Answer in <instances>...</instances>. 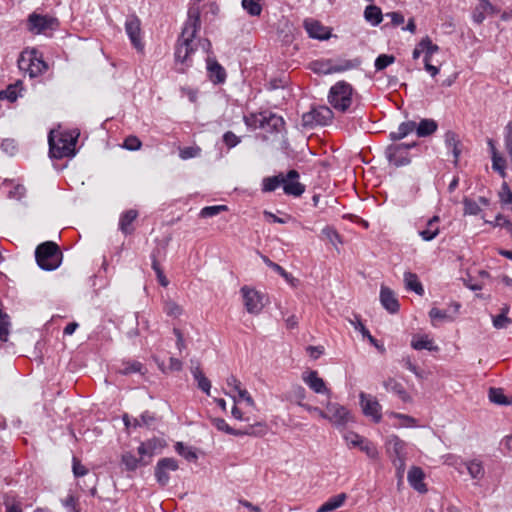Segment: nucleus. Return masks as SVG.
Segmentation results:
<instances>
[{
  "label": "nucleus",
  "instance_id": "45",
  "mask_svg": "<svg viewBox=\"0 0 512 512\" xmlns=\"http://www.w3.org/2000/svg\"><path fill=\"white\" fill-rule=\"evenodd\" d=\"M322 235L335 247H337L338 244H342L340 234L331 226L323 228Z\"/></svg>",
  "mask_w": 512,
  "mask_h": 512
},
{
  "label": "nucleus",
  "instance_id": "51",
  "mask_svg": "<svg viewBox=\"0 0 512 512\" xmlns=\"http://www.w3.org/2000/svg\"><path fill=\"white\" fill-rule=\"evenodd\" d=\"M143 365L138 361H127L123 363V367L120 369L122 374H130V373H141L143 374Z\"/></svg>",
  "mask_w": 512,
  "mask_h": 512
},
{
  "label": "nucleus",
  "instance_id": "48",
  "mask_svg": "<svg viewBox=\"0 0 512 512\" xmlns=\"http://www.w3.org/2000/svg\"><path fill=\"white\" fill-rule=\"evenodd\" d=\"M485 7H489L486 4V0H480L479 4L475 7L472 13L473 21L477 24H481L486 17Z\"/></svg>",
  "mask_w": 512,
  "mask_h": 512
},
{
  "label": "nucleus",
  "instance_id": "47",
  "mask_svg": "<svg viewBox=\"0 0 512 512\" xmlns=\"http://www.w3.org/2000/svg\"><path fill=\"white\" fill-rule=\"evenodd\" d=\"M306 397V391L305 389L300 386L296 385L293 386L291 392H290V399L295 401L297 405L303 408V405H306L307 403H304V399Z\"/></svg>",
  "mask_w": 512,
  "mask_h": 512
},
{
  "label": "nucleus",
  "instance_id": "16",
  "mask_svg": "<svg viewBox=\"0 0 512 512\" xmlns=\"http://www.w3.org/2000/svg\"><path fill=\"white\" fill-rule=\"evenodd\" d=\"M359 398L364 415L370 417L376 423L380 422L382 418L381 405L377 399L364 392L360 393Z\"/></svg>",
  "mask_w": 512,
  "mask_h": 512
},
{
  "label": "nucleus",
  "instance_id": "8",
  "mask_svg": "<svg viewBox=\"0 0 512 512\" xmlns=\"http://www.w3.org/2000/svg\"><path fill=\"white\" fill-rule=\"evenodd\" d=\"M59 27L57 18L48 14L31 13L27 19V29L33 34L46 33L56 30Z\"/></svg>",
  "mask_w": 512,
  "mask_h": 512
},
{
  "label": "nucleus",
  "instance_id": "1",
  "mask_svg": "<svg viewBox=\"0 0 512 512\" xmlns=\"http://www.w3.org/2000/svg\"><path fill=\"white\" fill-rule=\"evenodd\" d=\"M200 27V11L198 8L192 7L188 11V18L177 40L175 47L176 61L189 65L191 56L198 47H201L207 53L210 51L211 42L208 39H196Z\"/></svg>",
  "mask_w": 512,
  "mask_h": 512
},
{
  "label": "nucleus",
  "instance_id": "28",
  "mask_svg": "<svg viewBox=\"0 0 512 512\" xmlns=\"http://www.w3.org/2000/svg\"><path fill=\"white\" fill-rule=\"evenodd\" d=\"M439 222V217L433 216L427 221L425 229L419 231V235L424 241H431L438 236Z\"/></svg>",
  "mask_w": 512,
  "mask_h": 512
},
{
  "label": "nucleus",
  "instance_id": "38",
  "mask_svg": "<svg viewBox=\"0 0 512 512\" xmlns=\"http://www.w3.org/2000/svg\"><path fill=\"white\" fill-rule=\"evenodd\" d=\"M192 375L194 379L197 381L198 388L205 392L207 395L210 394L211 382L208 378L205 377L199 366L192 369Z\"/></svg>",
  "mask_w": 512,
  "mask_h": 512
},
{
  "label": "nucleus",
  "instance_id": "6",
  "mask_svg": "<svg viewBox=\"0 0 512 512\" xmlns=\"http://www.w3.org/2000/svg\"><path fill=\"white\" fill-rule=\"evenodd\" d=\"M386 448L395 466L397 477L403 478L406 467V443L398 436L392 435L387 440Z\"/></svg>",
  "mask_w": 512,
  "mask_h": 512
},
{
  "label": "nucleus",
  "instance_id": "49",
  "mask_svg": "<svg viewBox=\"0 0 512 512\" xmlns=\"http://www.w3.org/2000/svg\"><path fill=\"white\" fill-rule=\"evenodd\" d=\"M395 62V57L393 55L388 54H380L376 60H375V69L377 71L384 70L389 65L393 64Z\"/></svg>",
  "mask_w": 512,
  "mask_h": 512
},
{
  "label": "nucleus",
  "instance_id": "26",
  "mask_svg": "<svg viewBox=\"0 0 512 512\" xmlns=\"http://www.w3.org/2000/svg\"><path fill=\"white\" fill-rule=\"evenodd\" d=\"M207 71L210 80L215 84L223 83L226 79L225 69L210 57L207 58Z\"/></svg>",
  "mask_w": 512,
  "mask_h": 512
},
{
  "label": "nucleus",
  "instance_id": "31",
  "mask_svg": "<svg viewBox=\"0 0 512 512\" xmlns=\"http://www.w3.org/2000/svg\"><path fill=\"white\" fill-rule=\"evenodd\" d=\"M404 283L407 290L413 291L420 296L424 294V288L415 273L405 272Z\"/></svg>",
  "mask_w": 512,
  "mask_h": 512
},
{
  "label": "nucleus",
  "instance_id": "20",
  "mask_svg": "<svg viewBox=\"0 0 512 512\" xmlns=\"http://www.w3.org/2000/svg\"><path fill=\"white\" fill-rule=\"evenodd\" d=\"M163 448V443L160 439L152 438L142 442L138 447V454L141 457L142 465L150 463L152 457Z\"/></svg>",
  "mask_w": 512,
  "mask_h": 512
},
{
  "label": "nucleus",
  "instance_id": "25",
  "mask_svg": "<svg viewBox=\"0 0 512 512\" xmlns=\"http://www.w3.org/2000/svg\"><path fill=\"white\" fill-rule=\"evenodd\" d=\"M425 474L420 467L413 466L408 472L409 484L418 492H426V484L424 483Z\"/></svg>",
  "mask_w": 512,
  "mask_h": 512
},
{
  "label": "nucleus",
  "instance_id": "40",
  "mask_svg": "<svg viewBox=\"0 0 512 512\" xmlns=\"http://www.w3.org/2000/svg\"><path fill=\"white\" fill-rule=\"evenodd\" d=\"M350 322L354 326V328L363 335V337L369 340L371 344H373L376 348L380 349L381 351H384V348L378 345L377 340L370 334L369 330L361 322L360 318L355 317V321L351 320Z\"/></svg>",
  "mask_w": 512,
  "mask_h": 512
},
{
  "label": "nucleus",
  "instance_id": "61",
  "mask_svg": "<svg viewBox=\"0 0 512 512\" xmlns=\"http://www.w3.org/2000/svg\"><path fill=\"white\" fill-rule=\"evenodd\" d=\"M403 366L415 374L418 378H422V371L412 362L411 357L407 356L402 359Z\"/></svg>",
  "mask_w": 512,
  "mask_h": 512
},
{
  "label": "nucleus",
  "instance_id": "54",
  "mask_svg": "<svg viewBox=\"0 0 512 512\" xmlns=\"http://www.w3.org/2000/svg\"><path fill=\"white\" fill-rule=\"evenodd\" d=\"M489 400L495 404H508L507 397L504 395L503 391L498 388H491L489 390Z\"/></svg>",
  "mask_w": 512,
  "mask_h": 512
},
{
  "label": "nucleus",
  "instance_id": "27",
  "mask_svg": "<svg viewBox=\"0 0 512 512\" xmlns=\"http://www.w3.org/2000/svg\"><path fill=\"white\" fill-rule=\"evenodd\" d=\"M138 212L135 209H130L123 212L119 219V229L124 234L128 235L134 231L132 226L133 222L137 219Z\"/></svg>",
  "mask_w": 512,
  "mask_h": 512
},
{
  "label": "nucleus",
  "instance_id": "42",
  "mask_svg": "<svg viewBox=\"0 0 512 512\" xmlns=\"http://www.w3.org/2000/svg\"><path fill=\"white\" fill-rule=\"evenodd\" d=\"M509 309V306H505L502 308V312L499 315L493 317V326L496 329L507 328L511 324V319L507 317Z\"/></svg>",
  "mask_w": 512,
  "mask_h": 512
},
{
  "label": "nucleus",
  "instance_id": "62",
  "mask_svg": "<svg viewBox=\"0 0 512 512\" xmlns=\"http://www.w3.org/2000/svg\"><path fill=\"white\" fill-rule=\"evenodd\" d=\"M175 449L180 455L184 456L188 460H195L197 458L196 453L191 450H187L182 442H177Z\"/></svg>",
  "mask_w": 512,
  "mask_h": 512
},
{
  "label": "nucleus",
  "instance_id": "44",
  "mask_svg": "<svg viewBox=\"0 0 512 512\" xmlns=\"http://www.w3.org/2000/svg\"><path fill=\"white\" fill-rule=\"evenodd\" d=\"M163 310L166 315L172 318H178L183 313V308L173 300H166L164 302Z\"/></svg>",
  "mask_w": 512,
  "mask_h": 512
},
{
  "label": "nucleus",
  "instance_id": "39",
  "mask_svg": "<svg viewBox=\"0 0 512 512\" xmlns=\"http://www.w3.org/2000/svg\"><path fill=\"white\" fill-rule=\"evenodd\" d=\"M283 184V173H279L278 175L272 177H266L262 181V190L264 192H272L277 188L282 187Z\"/></svg>",
  "mask_w": 512,
  "mask_h": 512
},
{
  "label": "nucleus",
  "instance_id": "34",
  "mask_svg": "<svg viewBox=\"0 0 512 512\" xmlns=\"http://www.w3.org/2000/svg\"><path fill=\"white\" fill-rule=\"evenodd\" d=\"M346 494L345 493H340L338 495H335L331 498H329L324 504H322L317 512H330V511H333L339 507H341L344 502L346 501Z\"/></svg>",
  "mask_w": 512,
  "mask_h": 512
},
{
  "label": "nucleus",
  "instance_id": "4",
  "mask_svg": "<svg viewBox=\"0 0 512 512\" xmlns=\"http://www.w3.org/2000/svg\"><path fill=\"white\" fill-rule=\"evenodd\" d=\"M35 258L42 269L54 270L61 264L62 253L56 243L47 241L37 246Z\"/></svg>",
  "mask_w": 512,
  "mask_h": 512
},
{
  "label": "nucleus",
  "instance_id": "19",
  "mask_svg": "<svg viewBox=\"0 0 512 512\" xmlns=\"http://www.w3.org/2000/svg\"><path fill=\"white\" fill-rule=\"evenodd\" d=\"M302 380L317 394H325L328 399L331 396V390L327 388L324 380L319 377L318 372L314 370L306 371L302 375Z\"/></svg>",
  "mask_w": 512,
  "mask_h": 512
},
{
  "label": "nucleus",
  "instance_id": "23",
  "mask_svg": "<svg viewBox=\"0 0 512 512\" xmlns=\"http://www.w3.org/2000/svg\"><path fill=\"white\" fill-rule=\"evenodd\" d=\"M488 145L490 148L491 159H492V169L499 173V175L504 178L506 176V168L507 161L506 159L499 153L493 140H488Z\"/></svg>",
  "mask_w": 512,
  "mask_h": 512
},
{
  "label": "nucleus",
  "instance_id": "5",
  "mask_svg": "<svg viewBox=\"0 0 512 512\" xmlns=\"http://www.w3.org/2000/svg\"><path fill=\"white\" fill-rule=\"evenodd\" d=\"M18 66L21 70L28 72L30 77H37L48 68L41 53L35 49L23 51L18 59Z\"/></svg>",
  "mask_w": 512,
  "mask_h": 512
},
{
  "label": "nucleus",
  "instance_id": "57",
  "mask_svg": "<svg viewBox=\"0 0 512 512\" xmlns=\"http://www.w3.org/2000/svg\"><path fill=\"white\" fill-rule=\"evenodd\" d=\"M26 189L21 184L12 185L11 189L8 191V197L14 200H21L25 195Z\"/></svg>",
  "mask_w": 512,
  "mask_h": 512
},
{
  "label": "nucleus",
  "instance_id": "18",
  "mask_svg": "<svg viewBox=\"0 0 512 512\" xmlns=\"http://www.w3.org/2000/svg\"><path fill=\"white\" fill-rule=\"evenodd\" d=\"M125 30L131 40L132 45L137 50H142L143 43L141 41V22L139 18L134 15L127 17L125 22Z\"/></svg>",
  "mask_w": 512,
  "mask_h": 512
},
{
  "label": "nucleus",
  "instance_id": "10",
  "mask_svg": "<svg viewBox=\"0 0 512 512\" xmlns=\"http://www.w3.org/2000/svg\"><path fill=\"white\" fill-rule=\"evenodd\" d=\"M346 445L350 449L357 448L365 453L370 459H377L379 452L377 447L367 438L353 432L346 431L343 435Z\"/></svg>",
  "mask_w": 512,
  "mask_h": 512
},
{
  "label": "nucleus",
  "instance_id": "14",
  "mask_svg": "<svg viewBox=\"0 0 512 512\" xmlns=\"http://www.w3.org/2000/svg\"><path fill=\"white\" fill-rule=\"evenodd\" d=\"M354 66L355 65L351 60H341L337 62L333 60H325L314 62L313 70L317 73L332 74L347 71L352 69Z\"/></svg>",
  "mask_w": 512,
  "mask_h": 512
},
{
  "label": "nucleus",
  "instance_id": "46",
  "mask_svg": "<svg viewBox=\"0 0 512 512\" xmlns=\"http://www.w3.org/2000/svg\"><path fill=\"white\" fill-rule=\"evenodd\" d=\"M228 207L226 205H214V206H206L201 209L200 217L202 218H210L218 215L221 212L227 211Z\"/></svg>",
  "mask_w": 512,
  "mask_h": 512
},
{
  "label": "nucleus",
  "instance_id": "12",
  "mask_svg": "<svg viewBox=\"0 0 512 512\" xmlns=\"http://www.w3.org/2000/svg\"><path fill=\"white\" fill-rule=\"evenodd\" d=\"M240 292L248 313L257 315L263 310L265 296L261 292L249 286H243Z\"/></svg>",
  "mask_w": 512,
  "mask_h": 512
},
{
  "label": "nucleus",
  "instance_id": "17",
  "mask_svg": "<svg viewBox=\"0 0 512 512\" xmlns=\"http://www.w3.org/2000/svg\"><path fill=\"white\" fill-rule=\"evenodd\" d=\"M299 173L296 170H290L283 174L282 188L285 194L299 197L305 191V186L299 182Z\"/></svg>",
  "mask_w": 512,
  "mask_h": 512
},
{
  "label": "nucleus",
  "instance_id": "33",
  "mask_svg": "<svg viewBox=\"0 0 512 512\" xmlns=\"http://www.w3.org/2000/svg\"><path fill=\"white\" fill-rule=\"evenodd\" d=\"M414 131H416V122H403L398 126L396 131L390 133V138L394 141L401 140Z\"/></svg>",
  "mask_w": 512,
  "mask_h": 512
},
{
  "label": "nucleus",
  "instance_id": "59",
  "mask_svg": "<svg viewBox=\"0 0 512 512\" xmlns=\"http://www.w3.org/2000/svg\"><path fill=\"white\" fill-rule=\"evenodd\" d=\"M283 124L284 121L282 117L272 113H267L266 126H271L273 129L279 130V128L282 127Z\"/></svg>",
  "mask_w": 512,
  "mask_h": 512
},
{
  "label": "nucleus",
  "instance_id": "60",
  "mask_svg": "<svg viewBox=\"0 0 512 512\" xmlns=\"http://www.w3.org/2000/svg\"><path fill=\"white\" fill-rule=\"evenodd\" d=\"M460 140L458 138V135L453 131H448L445 134V145L447 150L449 151L452 148H455V146L460 145Z\"/></svg>",
  "mask_w": 512,
  "mask_h": 512
},
{
  "label": "nucleus",
  "instance_id": "30",
  "mask_svg": "<svg viewBox=\"0 0 512 512\" xmlns=\"http://www.w3.org/2000/svg\"><path fill=\"white\" fill-rule=\"evenodd\" d=\"M411 347L415 350H429V351H437L438 347L434 345L433 339H431L428 335H415L411 341Z\"/></svg>",
  "mask_w": 512,
  "mask_h": 512
},
{
  "label": "nucleus",
  "instance_id": "63",
  "mask_svg": "<svg viewBox=\"0 0 512 512\" xmlns=\"http://www.w3.org/2000/svg\"><path fill=\"white\" fill-rule=\"evenodd\" d=\"M4 504L6 507L5 512H23L21 503L15 498L5 500Z\"/></svg>",
  "mask_w": 512,
  "mask_h": 512
},
{
  "label": "nucleus",
  "instance_id": "41",
  "mask_svg": "<svg viewBox=\"0 0 512 512\" xmlns=\"http://www.w3.org/2000/svg\"><path fill=\"white\" fill-rule=\"evenodd\" d=\"M121 462L128 471H135L140 465H142L141 457L137 458L131 452H125L122 455Z\"/></svg>",
  "mask_w": 512,
  "mask_h": 512
},
{
  "label": "nucleus",
  "instance_id": "35",
  "mask_svg": "<svg viewBox=\"0 0 512 512\" xmlns=\"http://www.w3.org/2000/svg\"><path fill=\"white\" fill-rule=\"evenodd\" d=\"M267 112L251 113L244 117L245 124L252 129L266 127Z\"/></svg>",
  "mask_w": 512,
  "mask_h": 512
},
{
  "label": "nucleus",
  "instance_id": "15",
  "mask_svg": "<svg viewBox=\"0 0 512 512\" xmlns=\"http://www.w3.org/2000/svg\"><path fill=\"white\" fill-rule=\"evenodd\" d=\"M178 461L174 458H162L155 466V477L161 486H166L170 480L169 473L178 470Z\"/></svg>",
  "mask_w": 512,
  "mask_h": 512
},
{
  "label": "nucleus",
  "instance_id": "9",
  "mask_svg": "<svg viewBox=\"0 0 512 512\" xmlns=\"http://www.w3.org/2000/svg\"><path fill=\"white\" fill-rule=\"evenodd\" d=\"M325 420H328L336 427H344L352 421V414L349 409L337 402L327 401L325 404Z\"/></svg>",
  "mask_w": 512,
  "mask_h": 512
},
{
  "label": "nucleus",
  "instance_id": "36",
  "mask_svg": "<svg viewBox=\"0 0 512 512\" xmlns=\"http://www.w3.org/2000/svg\"><path fill=\"white\" fill-rule=\"evenodd\" d=\"M364 18L371 25L377 26L382 22L383 14L378 6L369 5L364 10Z\"/></svg>",
  "mask_w": 512,
  "mask_h": 512
},
{
  "label": "nucleus",
  "instance_id": "37",
  "mask_svg": "<svg viewBox=\"0 0 512 512\" xmlns=\"http://www.w3.org/2000/svg\"><path fill=\"white\" fill-rule=\"evenodd\" d=\"M420 46L424 48V63L431 62L433 54L439 51V46L434 44L429 36L420 40Z\"/></svg>",
  "mask_w": 512,
  "mask_h": 512
},
{
  "label": "nucleus",
  "instance_id": "22",
  "mask_svg": "<svg viewBox=\"0 0 512 512\" xmlns=\"http://www.w3.org/2000/svg\"><path fill=\"white\" fill-rule=\"evenodd\" d=\"M380 302L389 313H396L399 310V302L394 292L385 286L380 290Z\"/></svg>",
  "mask_w": 512,
  "mask_h": 512
},
{
  "label": "nucleus",
  "instance_id": "53",
  "mask_svg": "<svg viewBox=\"0 0 512 512\" xmlns=\"http://www.w3.org/2000/svg\"><path fill=\"white\" fill-rule=\"evenodd\" d=\"M429 317L431 318V322L433 326H437L438 322H442L445 320H449L450 317L444 310H440L438 308H432L429 311Z\"/></svg>",
  "mask_w": 512,
  "mask_h": 512
},
{
  "label": "nucleus",
  "instance_id": "56",
  "mask_svg": "<svg viewBox=\"0 0 512 512\" xmlns=\"http://www.w3.org/2000/svg\"><path fill=\"white\" fill-rule=\"evenodd\" d=\"M142 146V142L137 136L130 135L126 137L123 143V147L127 150L136 151L139 150Z\"/></svg>",
  "mask_w": 512,
  "mask_h": 512
},
{
  "label": "nucleus",
  "instance_id": "58",
  "mask_svg": "<svg viewBox=\"0 0 512 512\" xmlns=\"http://www.w3.org/2000/svg\"><path fill=\"white\" fill-rule=\"evenodd\" d=\"M391 417L399 419L400 420L399 425L402 427L416 426V420L411 416L400 414V413H391Z\"/></svg>",
  "mask_w": 512,
  "mask_h": 512
},
{
  "label": "nucleus",
  "instance_id": "64",
  "mask_svg": "<svg viewBox=\"0 0 512 512\" xmlns=\"http://www.w3.org/2000/svg\"><path fill=\"white\" fill-rule=\"evenodd\" d=\"M72 469L75 477L85 476L88 473L87 468L76 457L73 458Z\"/></svg>",
  "mask_w": 512,
  "mask_h": 512
},
{
  "label": "nucleus",
  "instance_id": "7",
  "mask_svg": "<svg viewBox=\"0 0 512 512\" xmlns=\"http://www.w3.org/2000/svg\"><path fill=\"white\" fill-rule=\"evenodd\" d=\"M211 424L219 431L225 432L234 436H263L266 433V425L262 422H257L254 425L246 427L244 430H236L229 426L223 418H212Z\"/></svg>",
  "mask_w": 512,
  "mask_h": 512
},
{
  "label": "nucleus",
  "instance_id": "3",
  "mask_svg": "<svg viewBox=\"0 0 512 512\" xmlns=\"http://www.w3.org/2000/svg\"><path fill=\"white\" fill-rule=\"evenodd\" d=\"M78 134L71 131H51L48 136L49 153L55 159H63L75 155Z\"/></svg>",
  "mask_w": 512,
  "mask_h": 512
},
{
  "label": "nucleus",
  "instance_id": "52",
  "mask_svg": "<svg viewBox=\"0 0 512 512\" xmlns=\"http://www.w3.org/2000/svg\"><path fill=\"white\" fill-rule=\"evenodd\" d=\"M464 214L465 215H478L481 211V207L478 202L465 198L463 200Z\"/></svg>",
  "mask_w": 512,
  "mask_h": 512
},
{
  "label": "nucleus",
  "instance_id": "13",
  "mask_svg": "<svg viewBox=\"0 0 512 512\" xmlns=\"http://www.w3.org/2000/svg\"><path fill=\"white\" fill-rule=\"evenodd\" d=\"M415 146V142L389 145L386 149V156L389 162L397 167L407 165L410 163L409 150Z\"/></svg>",
  "mask_w": 512,
  "mask_h": 512
},
{
  "label": "nucleus",
  "instance_id": "11",
  "mask_svg": "<svg viewBox=\"0 0 512 512\" xmlns=\"http://www.w3.org/2000/svg\"><path fill=\"white\" fill-rule=\"evenodd\" d=\"M334 110L328 106H318L313 108L310 112L305 113L302 117L303 123L306 126L321 125L325 126L332 122L334 118Z\"/></svg>",
  "mask_w": 512,
  "mask_h": 512
},
{
  "label": "nucleus",
  "instance_id": "21",
  "mask_svg": "<svg viewBox=\"0 0 512 512\" xmlns=\"http://www.w3.org/2000/svg\"><path fill=\"white\" fill-rule=\"evenodd\" d=\"M463 465L466 468V471L470 478L475 482V484H479L484 480L486 475V470L483 461L480 458H471L463 461Z\"/></svg>",
  "mask_w": 512,
  "mask_h": 512
},
{
  "label": "nucleus",
  "instance_id": "50",
  "mask_svg": "<svg viewBox=\"0 0 512 512\" xmlns=\"http://www.w3.org/2000/svg\"><path fill=\"white\" fill-rule=\"evenodd\" d=\"M19 87L17 84L9 85L5 90L0 91V99H7L10 102H14L17 100L19 96Z\"/></svg>",
  "mask_w": 512,
  "mask_h": 512
},
{
  "label": "nucleus",
  "instance_id": "29",
  "mask_svg": "<svg viewBox=\"0 0 512 512\" xmlns=\"http://www.w3.org/2000/svg\"><path fill=\"white\" fill-rule=\"evenodd\" d=\"M384 387L387 391L396 394L403 402H410L411 397L405 390L403 385L393 378H389L384 382Z\"/></svg>",
  "mask_w": 512,
  "mask_h": 512
},
{
  "label": "nucleus",
  "instance_id": "24",
  "mask_svg": "<svg viewBox=\"0 0 512 512\" xmlns=\"http://www.w3.org/2000/svg\"><path fill=\"white\" fill-rule=\"evenodd\" d=\"M304 26L308 35L312 38L323 40L327 39L330 35L328 29L316 20H305Z\"/></svg>",
  "mask_w": 512,
  "mask_h": 512
},
{
  "label": "nucleus",
  "instance_id": "43",
  "mask_svg": "<svg viewBox=\"0 0 512 512\" xmlns=\"http://www.w3.org/2000/svg\"><path fill=\"white\" fill-rule=\"evenodd\" d=\"M242 7L253 17L260 16L263 10L259 0H242Z\"/></svg>",
  "mask_w": 512,
  "mask_h": 512
},
{
  "label": "nucleus",
  "instance_id": "2",
  "mask_svg": "<svg viewBox=\"0 0 512 512\" xmlns=\"http://www.w3.org/2000/svg\"><path fill=\"white\" fill-rule=\"evenodd\" d=\"M327 101L334 111L350 113L357 104L358 94L350 83L341 80L331 86Z\"/></svg>",
  "mask_w": 512,
  "mask_h": 512
},
{
  "label": "nucleus",
  "instance_id": "32",
  "mask_svg": "<svg viewBox=\"0 0 512 512\" xmlns=\"http://www.w3.org/2000/svg\"><path fill=\"white\" fill-rule=\"evenodd\" d=\"M438 128V124L433 119H422L416 124V134L418 137H426L433 134Z\"/></svg>",
  "mask_w": 512,
  "mask_h": 512
},
{
  "label": "nucleus",
  "instance_id": "55",
  "mask_svg": "<svg viewBox=\"0 0 512 512\" xmlns=\"http://www.w3.org/2000/svg\"><path fill=\"white\" fill-rule=\"evenodd\" d=\"M200 154H201V148L198 146L184 147V148H180V150H179V156L183 160L198 157V156H200Z\"/></svg>",
  "mask_w": 512,
  "mask_h": 512
}]
</instances>
